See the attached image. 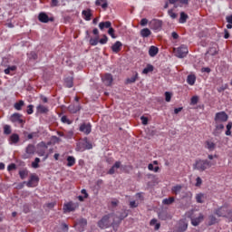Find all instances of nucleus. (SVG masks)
Instances as JSON below:
<instances>
[{"mask_svg":"<svg viewBox=\"0 0 232 232\" xmlns=\"http://www.w3.org/2000/svg\"><path fill=\"white\" fill-rule=\"evenodd\" d=\"M34 137H37V132H31L27 135V139L32 140Z\"/></svg>","mask_w":232,"mask_h":232,"instance_id":"bf43d9fd","label":"nucleus"},{"mask_svg":"<svg viewBox=\"0 0 232 232\" xmlns=\"http://www.w3.org/2000/svg\"><path fill=\"white\" fill-rule=\"evenodd\" d=\"M227 119H229V116H227V113L225 111H219L216 113L214 121L215 122L222 123V122H227Z\"/></svg>","mask_w":232,"mask_h":232,"instance_id":"423d86ee","label":"nucleus"},{"mask_svg":"<svg viewBox=\"0 0 232 232\" xmlns=\"http://www.w3.org/2000/svg\"><path fill=\"white\" fill-rule=\"evenodd\" d=\"M196 82H197V76H195V74H189L187 77V82L188 84H189V86H193Z\"/></svg>","mask_w":232,"mask_h":232,"instance_id":"a878e982","label":"nucleus"},{"mask_svg":"<svg viewBox=\"0 0 232 232\" xmlns=\"http://www.w3.org/2000/svg\"><path fill=\"white\" fill-rule=\"evenodd\" d=\"M202 220H204V215L199 214L198 218H191V224L192 226H198Z\"/></svg>","mask_w":232,"mask_h":232,"instance_id":"a211bd4d","label":"nucleus"},{"mask_svg":"<svg viewBox=\"0 0 232 232\" xmlns=\"http://www.w3.org/2000/svg\"><path fill=\"white\" fill-rule=\"evenodd\" d=\"M211 166H215V162H211L208 160H196L193 169H198V171H206V169H208Z\"/></svg>","mask_w":232,"mask_h":232,"instance_id":"f03ea898","label":"nucleus"},{"mask_svg":"<svg viewBox=\"0 0 232 232\" xmlns=\"http://www.w3.org/2000/svg\"><path fill=\"white\" fill-rule=\"evenodd\" d=\"M75 157L73 156H68L67 157V167L72 168V166H75Z\"/></svg>","mask_w":232,"mask_h":232,"instance_id":"c85d7f7f","label":"nucleus"},{"mask_svg":"<svg viewBox=\"0 0 232 232\" xmlns=\"http://www.w3.org/2000/svg\"><path fill=\"white\" fill-rule=\"evenodd\" d=\"M231 128H232V122L229 121L227 125V130L225 132L227 137H229V135H231Z\"/></svg>","mask_w":232,"mask_h":232,"instance_id":"49530a36","label":"nucleus"},{"mask_svg":"<svg viewBox=\"0 0 232 232\" xmlns=\"http://www.w3.org/2000/svg\"><path fill=\"white\" fill-rule=\"evenodd\" d=\"M130 208H139V203H137V201L133 200L130 202Z\"/></svg>","mask_w":232,"mask_h":232,"instance_id":"4d7b16f0","label":"nucleus"},{"mask_svg":"<svg viewBox=\"0 0 232 232\" xmlns=\"http://www.w3.org/2000/svg\"><path fill=\"white\" fill-rule=\"evenodd\" d=\"M172 97H173V93H171L169 92H165V101H166V102H170Z\"/></svg>","mask_w":232,"mask_h":232,"instance_id":"c03bdc74","label":"nucleus"},{"mask_svg":"<svg viewBox=\"0 0 232 232\" xmlns=\"http://www.w3.org/2000/svg\"><path fill=\"white\" fill-rule=\"evenodd\" d=\"M79 208V203H73L70 201L69 203H66L63 205V211L66 213H70L72 211H75V209Z\"/></svg>","mask_w":232,"mask_h":232,"instance_id":"9d476101","label":"nucleus"},{"mask_svg":"<svg viewBox=\"0 0 232 232\" xmlns=\"http://www.w3.org/2000/svg\"><path fill=\"white\" fill-rule=\"evenodd\" d=\"M64 84H65L66 88H72L73 87V78H72V77L65 78Z\"/></svg>","mask_w":232,"mask_h":232,"instance_id":"473e14b6","label":"nucleus"},{"mask_svg":"<svg viewBox=\"0 0 232 232\" xmlns=\"http://www.w3.org/2000/svg\"><path fill=\"white\" fill-rule=\"evenodd\" d=\"M34 153H35V146L29 144L25 149V154L23 156V159H30Z\"/></svg>","mask_w":232,"mask_h":232,"instance_id":"ddd939ff","label":"nucleus"},{"mask_svg":"<svg viewBox=\"0 0 232 232\" xmlns=\"http://www.w3.org/2000/svg\"><path fill=\"white\" fill-rule=\"evenodd\" d=\"M19 175H20V179H26V175H28V173L25 171V170H21L19 172Z\"/></svg>","mask_w":232,"mask_h":232,"instance_id":"6e6d98bb","label":"nucleus"},{"mask_svg":"<svg viewBox=\"0 0 232 232\" xmlns=\"http://www.w3.org/2000/svg\"><path fill=\"white\" fill-rule=\"evenodd\" d=\"M208 53H209V55H217L218 51L217 50V47H210Z\"/></svg>","mask_w":232,"mask_h":232,"instance_id":"de8ad7c7","label":"nucleus"},{"mask_svg":"<svg viewBox=\"0 0 232 232\" xmlns=\"http://www.w3.org/2000/svg\"><path fill=\"white\" fill-rule=\"evenodd\" d=\"M150 26L153 30H160L162 28V21L154 19L150 22Z\"/></svg>","mask_w":232,"mask_h":232,"instance_id":"f3484780","label":"nucleus"},{"mask_svg":"<svg viewBox=\"0 0 232 232\" xmlns=\"http://www.w3.org/2000/svg\"><path fill=\"white\" fill-rule=\"evenodd\" d=\"M128 217V213L126 211L122 212V215L117 216L115 214H109L102 218L100 221H98V227L101 229H107L111 226H115V224H119L121 220H124Z\"/></svg>","mask_w":232,"mask_h":232,"instance_id":"f257e3e1","label":"nucleus"},{"mask_svg":"<svg viewBox=\"0 0 232 232\" xmlns=\"http://www.w3.org/2000/svg\"><path fill=\"white\" fill-rule=\"evenodd\" d=\"M138 77H139V73L135 72V74L133 76L127 79V82L129 84H131V83L135 82V81H137Z\"/></svg>","mask_w":232,"mask_h":232,"instance_id":"ea45409f","label":"nucleus"},{"mask_svg":"<svg viewBox=\"0 0 232 232\" xmlns=\"http://www.w3.org/2000/svg\"><path fill=\"white\" fill-rule=\"evenodd\" d=\"M187 229H188V221H186V219L179 220L176 227V231L177 232H184Z\"/></svg>","mask_w":232,"mask_h":232,"instance_id":"f8f14e48","label":"nucleus"},{"mask_svg":"<svg viewBox=\"0 0 232 232\" xmlns=\"http://www.w3.org/2000/svg\"><path fill=\"white\" fill-rule=\"evenodd\" d=\"M61 121H62L63 124H72V121H70V120L68 119V117H66V116H62Z\"/></svg>","mask_w":232,"mask_h":232,"instance_id":"8fccbe9b","label":"nucleus"},{"mask_svg":"<svg viewBox=\"0 0 232 232\" xmlns=\"http://www.w3.org/2000/svg\"><path fill=\"white\" fill-rule=\"evenodd\" d=\"M140 35L143 38L150 37L151 35V31L149 28H144L140 31Z\"/></svg>","mask_w":232,"mask_h":232,"instance_id":"72a5a7b5","label":"nucleus"},{"mask_svg":"<svg viewBox=\"0 0 232 232\" xmlns=\"http://www.w3.org/2000/svg\"><path fill=\"white\" fill-rule=\"evenodd\" d=\"M79 130L82 133H84V135H90L92 133V123L83 122L80 125Z\"/></svg>","mask_w":232,"mask_h":232,"instance_id":"6e6552de","label":"nucleus"},{"mask_svg":"<svg viewBox=\"0 0 232 232\" xmlns=\"http://www.w3.org/2000/svg\"><path fill=\"white\" fill-rule=\"evenodd\" d=\"M173 202H175V198L173 197H169L162 200V204H164L165 206H170V204H173Z\"/></svg>","mask_w":232,"mask_h":232,"instance_id":"e433bc0d","label":"nucleus"},{"mask_svg":"<svg viewBox=\"0 0 232 232\" xmlns=\"http://www.w3.org/2000/svg\"><path fill=\"white\" fill-rule=\"evenodd\" d=\"M141 122L144 126H146L148 124V118L141 116Z\"/></svg>","mask_w":232,"mask_h":232,"instance_id":"052dcab7","label":"nucleus"},{"mask_svg":"<svg viewBox=\"0 0 232 232\" xmlns=\"http://www.w3.org/2000/svg\"><path fill=\"white\" fill-rule=\"evenodd\" d=\"M180 191H182V185H176L171 188L173 195H179Z\"/></svg>","mask_w":232,"mask_h":232,"instance_id":"7c9ffc66","label":"nucleus"},{"mask_svg":"<svg viewBox=\"0 0 232 232\" xmlns=\"http://www.w3.org/2000/svg\"><path fill=\"white\" fill-rule=\"evenodd\" d=\"M198 96H193L190 100V104L195 106V104H198Z\"/></svg>","mask_w":232,"mask_h":232,"instance_id":"3c124183","label":"nucleus"},{"mask_svg":"<svg viewBox=\"0 0 232 232\" xmlns=\"http://www.w3.org/2000/svg\"><path fill=\"white\" fill-rule=\"evenodd\" d=\"M68 110L70 113H77V111H81V105H69Z\"/></svg>","mask_w":232,"mask_h":232,"instance_id":"bb28decb","label":"nucleus"},{"mask_svg":"<svg viewBox=\"0 0 232 232\" xmlns=\"http://www.w3.org/2000/svg\"><path fill=\"white\" fill-rule=\"evenodd\" d=\"M19 134L17 133H13L10 138H9V144H17L19 142Z\"/></svg>","mask_w":232,"mask_h":232,"instance_id":"4be33fe9","label":"nucleus"},{"mask_svg":"<svg viewBox=\"0 0 232 232\" xmlns=\"http://www.w3.org/2000/svg\"><path fill=\"white\" fill-rule=\"evenodd\" d=\"M93 146L90 141H88V139H85L83 142H79L77 144V151H84V150H92Z\"/></svg>","mask_w":232,"mask_h":232,"instance_id":"0eeeda50","label":"nucleus"},{"mask_svg":"<svg viewBox=\"0 0 232 232\" xmlns=\"http://www.w3.org/2000/svg\"><path fill=\"white\" fill-rule=\"evenodd\" d=\"M36 111H37V113H48V111H49L48 107H46L43 104H39L36 107Z\"/></svg>","mask_w":232,"mask_h":232,"instance_id":"5701e85b","label":"nucleus"},{"mask_svg":"<svg viewBox=\"0 0 232 232\" xmlns=\"http://www.w3.org/2000/svg\"><path fill=\"white\" fill-rule=\"evenodd\" d=\"M121 161H116V162L114 163V166H112V167L109 169L108 174H109V175H113V174H115V172L117 171V169H119V168H121Z\"/></svg>","mask_w":232,"mask_h":232,"instance_id":"6ab92c4d","label":"nucleus"},{"mask_svg":"<svg viewBox=\"0 0 232 232\" xmlns=\"http://www.w3.org/2000/svg\"><path fill=\"white\" fill-rule=\"evenodd\" d=\"M73 137V130H69L65 133V139H72Z\"/></svg>","mask_w":232,"mask_h":232,"instance_id":"864d4df0","label":"nucleus"},{"mask_svg":"<svg viewBox=\"0 0 232 232\" xmlns=\"http://www.w3.org/2000/svg\"><path fill=\"white\" fill-rule=\"evenodd\" d=\"M222 131H224V124L215 122V129L213 130V135H215V137H218V135H220Z\"/></svg>","mask_w":232,"mask_h":232,"instance_id":"2eb2a0df","label":"nucleus"},{"mask_svg":"<svg viewBox=\"0 0 232 232\" xmlns=\"http://www.w3.org/2000/svg\"><path fill=\"white\" fill-rule=\"evenodd\" d=\"M4 133L5 135H10V133H12V127L10 125H5Z\"/></svg>","mask_w":232,"mask_h":232,"instance_id":"37998d69","label":"nucleus"},{"mask_svg":"<svg viewBox=\"0 0 232 232\" xmlns=\"http://www.w3.org/2000/svg\"><path fill=\"white\" fill-rule=\"evenodd\" d=\"M122 48V43L117 41L114 44L111 46V50L114 53H119V52Z\"/></svg>","mask_w":232,"mask_h":232,"instance_id":"aec40b11","label":"nucleus"},{"mask_svg":"<svg viewBox=\"0 0 232 232\" xmlns=\"http://www.w3.org/2000/svg\"><path fill=\"white\" fill-rule=\"evenodd\" d=\"M37 147H38L36 151L37 155L39 157H44V160H46L49 157V154H46V150H48V145H46L44 141H42L37 145Z\"/></svg>","mask_w":232,"mask_h":232,"instance_id":"7ed1b4c3","label":"nucleus"},{"mask_svg":"<svg viewBox=\"0 0 232 232\" xmlns=\"http://www.w3.org/2000/svg\"><path fill=\"white\" fill-rule=\"evenodd\" d=\"M90 44L92 46H97L99 44V36H97L96 38H91Z\"/></svg>","mask_w":232,"mask_h":232,"instance_id":"a18cd8bd","label":"nucleus"},{"mask_svg":"<svg viewBox=\"0 0 232 232\" xmlns=\"http://www.w3.org/2000/svg\"><path fill=\"white\" fill-rule=\"evenodd\" d=\"M153 70H155V67H153V65L147 64L146 68L143 69L142 73L144 75H147V73L153 72Z\"/></svg>","mask_w":232,"mask_h":232,"instance_id":"c9c22d12","label":"nucleus"},{"mask_svg":"<svg viewBox=\"0 0 232 232\" xmlns=\"http://www.w3.org/2000/svg\"><path fill=\"white\" fill-rule=\"evenodd\" d=\"M159 218H160V220H166V218H168V216H166L164 212H161L159 214Z\"/></svg>","mask_w":232,"mask_h":232,"instance_id":"13d9d810","label":"nucleus"},{"mask_svg":"<svg viewBox=\"0 0 232 232\" xmlns=\"http://www.w3.org/2000/svg\"><path fill=\"white\" fill-rule=\"evenodd\" d=\"M34 113V105H28L27 106V114L32 115Z\"/></svg>","mask_w":232,"mask_h":232,"instance_id":"5fc2aeb1","label":"nucleus"},{"mask_svg":"<svg viewBox=\"0 0 232 232\" xmlns=\"http://www.w3.org/2000/svg\"><path fill=\"white\" fill-rule=\"evenodd\" d=\"M146 24H148V19L142 18L141 21H140V25L141 26H146Z\"/></svg>","mask_w":232,"mask_h":232,"instance_id":"e2e57ef3","label":"nucleus"},{"mask_svg":"<svg viewBox=\"0 0 232 232\" xmlns=\"http://www.w3.org/2000/svg\"><path fill=\"white\" fill-rule=\"evenodd\" d=\"M82 14L83 15V18L85 19V21H92V10L90 9L83 10L82 12Z\"/></svg>","mask_w":232,"mask_h":232,"instance_id":"393cba45","label":"nucleus"},{"mask_svg":"<svg viewBox=\"0 0 232 232\" xmlns=\"http://www.w3.org/2000/svg\"><path fill=\"white\" fill-rule=\"evenodd\" d=\"M108 34L112 39H116L117 36L115 35V29L113 27L109 28Z\"/></svg>","mask_w":232,"mask_h":232,"instance_id":"09e8293b","label":"nucleus"},{"mask_svg":"<svg viewBox=\"0 0 232 232\" xmlns=\"http://www.w3.org/2000/svg\"><path fill=\"white\" fill-rule=\"evenodd\" d=\"M204 198H206V196L203 193L196 195V202H198V204H204Z\"/></svg>","mask_w":232,"mask_h":232,"instance_id":"2f4dec72","label":"nucleus"},{"mask_svg":"<svg viewBox=\"0 0 232 232\" xmlns=\"http://www.w3.org/2000/svg\"><path fill=\"white\" fill-rule=\"evenodd\" d=\"M205 148L208 150V151H215V148H217V144L211 140H207L205 143Z\"/></svg>","mask_w":232,"mask_h":232,"instance_id":"412c9836","label":"nucleus"},{"mask_svg":"<svg viewBox=\"0 0 232 232\" xmlns=\"http://www.w3.org/2000/svg\"><path fill=\"white\" fill-rule=\"evenodd\" d=\"M102 81L105 86H111V83L113 82V76L111 73H106L102 77Z\"/></svg>","mask_w":232,"mask_h":232,"instance_id":"4468645a","label":"nucleus"},{"mask_svg":"<svg viewBox=\"0 0 232 232\" xmlns=\"http://www.w3.org/2000/svg\"><path fill=\"white\" fill-rule=\"evenodd\" d=\"M188 21V14L184 12L180 13V18H179V23L184 24Z\"/></svg>","mask_w":232,"mask_h":232,"instance_id":"a19ab883","label":"nucleus"},{"mask_svg":"<svg viewBox=\"0 0 232 232\" xmlns=\"http://www.w3.org/2000/svg\"><path fill=\"white\" fill-rule=\"evenodd\" d=\"M38 20L40 23H50V21H53V18H50L46 13H40L38 15Z\"/></svg>","mask_w":232,"mask_h":232,"instance_id":"dca6fc26","label":"nucleus"},{"mask_svg":"<svg viewBox=\"0 0 232 232\" xmlns=\"http://www.w3.org/2000/svg\"><path fill=\"white\" fill-rule=\"evenodd\" d=\"M227 23L232 24V14L226 17Z\"/></svg>","mask_w":232,"mask_h":232,"instance_id":"774afa93","label":"nucleus"},{"mask_svg":"<svg viewBox=\"0 0 232 232\" xmlns=\"http://www.w3.org/2000/svg\"><path fill=\"white\" fill-rule=\"evenodd\" d=\"M10 121L11 122H14L15 124H21V126L24 124V120H23V115L17 112L11 115Z\"/></svg>","mask_w":232,"mask_h":232,"instance_id":"1a4fd4ad","label":"nucleus"},{"mask_svg":"<svg viewBox=\"0 0 232 232\" xmlns=\"http://www.w3.org/2000/svg\"><path fill=\"white\" fill-rule=\"evenodd\" d=\"M37 184H39V177L34 174L31 175L30 179L26 183L27 188H35Z\"/></svg>","mask_w":232,"mask_h":232,"instance_id":"9b49d317","label":"nucleus"},{"mask_svg":"<svg viewBox=\"0 0 232 232\" xmlns=\"http://www.w3.org/2000/svg\"><path fill=\"white\" fill-rule=\"evenodd\" d=\"M188 46L182 44L178 48H174V53L179 59H184L188 53Z\"/></svg>","mask_w":232,"mask_h":232,"instance_id":"20e7f679","label":"nucleus"},{"mask_svg":"<svg viewBox=\"0 0 232 232\" xmlns=\"http://www.w3.org/2000/svg\"><path fill=\"white\" fill-rule=\"evenodd\" d=\"M106 43H108V36H106V34H104L103 37L100 39L99 44H106Z\"/></svg>","mask_w":232,"mask_h":232,"instance_id":"603ef678","label":"nucleus"},{"mask_svg":"<svg viewBox=\"0 0 232 232\" xmlns=\"http://www.w3.org/2000/svg\"><path fill=\"white\" fill-rule=\"evenodd\" d=\"M39 162H41V159L35 158L34 161L32 162V168L37 169V168H39Z\"/></svg>","mask_w":232,"mask_h":232,"instance_id":"79ce46f5","label":"nucleus"},{"mask_svg":"<svg viewBox=\"0 0 232 232\" xmlns=\"http://www.w3.org/2000/svg\"><path fill=\"white\" fill-rule=\"evenodd\" d=\"M216 215L218 217H227L231 213V210H229V207L227 205H224L215 211Z\"/></svg>","mask_w":232,"mask_h":232,"instance_id":"39448f33","label":"nucleus"},{"mask_svg":"<svg viewBox=\"0 0 232 232\" xmlns=\"http://www.w3.org/2000/svg\"><path fill=\"white\" fill-rule=\"evenodd\" d=\"M23 106H24V102L23 100H20L18 102L14 103V109L18 111L23 109Z\"/></svg>","mask_w":232,"mask_h":232,"instance_id":"58836bf2","label":"nucleus"},{"mask_svg":"<svg viewBox=\"0 0 232 232\" xmlns=\"http://www.w3.org/2000/svg\"><path fill=\"white\" fill-rule=\"evenodd\" d=\"M157 53H159V47L157 46H150L149 49V55L150 57H155L157 55Z\"/></svg>","mask_w":232,"mask_h":232,"instance_id":"b1692460","label":"nucleus"},{"mask_svg":"<svg viewBox=\"0 0 232 232\" xmlns=\"http://www.w3.org/2000/svg\"><path fill=\"white\" fill-rule=\"evenodd\" d=\"M202 185V179L200 177H198L196 179V186H201Z\"/></svg>","mask_w":232,"mask_h":232,"instance_id":"680f3d73","label":"nucleus"},{"mask_svg":"<svg viewBox=\"0 0 232 232\" xmlns=\"http://www.w3.org/2000/svg\"><path fill=\"white\" fill-rule=\"evenodd\" d=\"M169 15L172 19H176V18H177V14L173 13V11H169Z\"/></svg>","mask_w":232,"mask_h":232,"instance_id":"69168bd1","label":"nucleus"},{"mask_svg":"<svg viewBox=\"0 0 232 232\" xmlns=\"http://www.w3.org/2000/svg\"><path fill=\"white\" fill-rule=\"evenodd\" d=\"M111 22L110 21L102 22L99 24L100 30H103L104 28H111Z\"/></svg>","mask_w":232,"mask_h":232,"instance_id":"c756f323","label":"nucleus"},{"mask_svg":"<svg viewBox=\"0 0 232 232\" xmlns=\"http://www.w3.org/2000/svg\"><path fill=\"white\" fill-rule=\"evenodd\" d=\"M76 226H80V227H86V226H88V221L86 218H80L76 222Z\"/></svg>","mask_w":232,"mask_h":232,"instance_id":"f704fd0d","label":"nucleus"},{"mask_svg":"<svg viewBox=\"0 0 232 232\" xmlns=\"http://www.w3.org/2000/svg\"><path fill=\"white\" fill-rule=\"evenodd\" d=\"M51 6H59V0H52Z\"/></svg>","mask_w":232,"mask_h":232,"instance_id":"0e129e2a","label":"nucleus"},{"mask_svg":"<svg viewBox=\"0 0 232 232\" xmlns=\"http://www.w3.org/2000/svg\"><path fill=\"white\" fill-rule=\"evenodd\" d=\"M15 70H17V66L13 65L5 69L4 72L5 73V75H10L11 72H15Z\"/></svg>","mask_w":232,"mask_h":232,"instance_id":"4c0bfd02","label":"nucleus"},{"mask_svg":"<svg viewBox=\"0 0 232 232\" xmlns=\"http://www.w3.org/2000/svg\"><path fill=\"white\" fill-rule=\"evenodd\" d=\"M95 5L96 6H102L103 9L108 8V2L106 0H96Z\"/></svg>","mask_w":232,"mask_h":232,"instance_id":"cd10ccee","label":"nucleus"},{"mask_svg":"<svg viewBox=\"0 0 232 232\" xmlns=\"http://www.w3.org/2000/svg\"><path fill=\"white\" fill-rule=\"evenodd\" d=\"M180 111H182V107H179V108L174 109V113L176 115L180 113Z\"/></svg>","mask_w":232,"mask_h":232,"instance_id":"338daca9","label":"nucleus"}]
</instances>
